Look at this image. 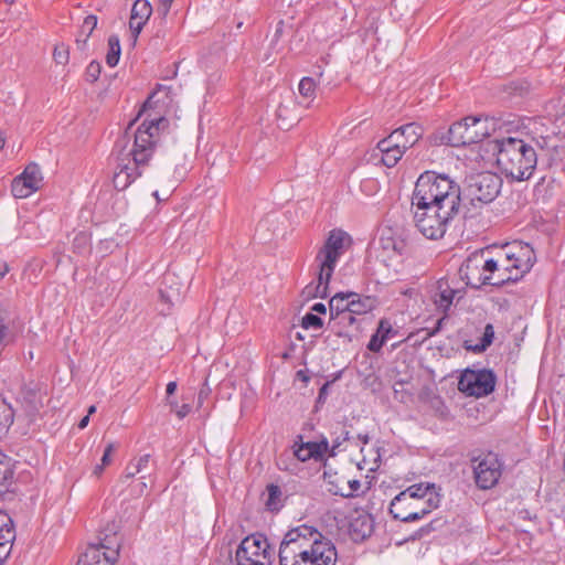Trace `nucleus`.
I'll list each match as a JSON object with an SVG mask.
<instances>
[{
	"label": "nucleus",
	"mask_w": 565,
	"mask_h": 565,
	"mask_svg": "<svg viewBox=\"0 0 565 565\" xmlns=\"http://www.w3.org/2000/svg\"><path fill=\"white\" fill-rule=\"evenodd\" d=\"M335 562L334 545L312 526L289 530L280 543V565H335Z\"/></svg>",
	"instance_id": "1"
},
{
	"label": "nucleus",
	"mask_w": 565,
	"mask_h": 565,
	"mask_svg": "<svg viewBox=\"0 0 565 565\" xmlns=\"http://www.w3.org/2000/svg\"><path fill=\"white\" fill-rule=\"evenodd\" d=\"M439 491L440 488L431 482L411 484L393 498L390 513L395 520L404 523L422 520L439 507Z\"/></svg>",
	"instance_id": "2"
},
{
	"label": "nucleus",
	"mask_w": 565,
	"mask_h": 565,
	"mask_svg": "<svg viewBox=\"0 0 565 565\" xmlns=\"http://www.w3.org/2000/svg\"><path fill=\"white\" fill-rule=\"evenodd\" d=\"M491 145L497 164L507 177L523 181L532 175L537 163V154L532 145L513 137L494 139Z\"/></svg>",
	"instance_id": "3"
},
{
	"label": "nucleus",
	"mask_w": 565,
	"mask_h": 565,
	"mask_svg": "<svg viewBox=\"0 0 565 565\" xmlns=\"http://www.w3.org/2000/svg\"><path fill=\"white\" fill-rule=\"evenodd\" d=\"M351 238L344 231L335 228L329 232L324 244L316 255V262L319 267L318 284L316 286L308 285L305 288L308 297H327L329 281L335 265L349 248Z\"/></svg>",
	"instance_id": "4"
},
{
	"label": "nucleus",
	"mask_w": 565,
	"mask_h": 565,
	"mask_svg": "<svg viewBox=\"0 0 565 565\" xmlns=\"http://www.w3.org/2000/svg\"><path fill=\"white\" fill-rule=\"evenodd\" d=\"M412 202L441 205L446 210L451 205L460 207V186L445 174L426 171L415 183Z\"/></svg>",
	"instance_id": "5"
},
{
	"label": "nucleus",
	"mask_w": 565,
	"mask_h": 565,
	"mask_svg": "<svg viewBox=\"0 0 565 565\" xmlns=\"http://www.w3.org/2000/svg\"><path fill=\"white\" fill-rule=\"evenodd\" d=\"M502 179L492 172H480L467 178L461 194L460 210L465 220L481 214L484 205L491 203L500 193Z\"/></svg>",
	"instance_id": "6"
},
{
	"label": "nucleus",
	"mask_w": 565,
	"mask_h": 565,
	"mask_svg": "<svg viewBox=\"0 0 565 565\" xmlns=\"http://www.w3.org/2000/svg\"><path fill=\"white\" fill-rule=\"evenodd\" d=\"M460 207L449 206L447 210L433 204L412 202L413 222L416 228L428 239L444 237L449 223L459 213Z\"/></svg>",
	"instance_id": "7"
},
{
	"label": "nucleus",
	"mask_w": 565,
	"mask_h": 565,
	"mask_svg": "<svg viewBox=\"0 0 565 565\" xmlns=\"http://www.w3.org/2000/svg\"><path fill=\"white\" fill-rule=\"evenodd\" d=\"M487 118L468 116L452 124L443 140L451 147H465L481 141L489 135Z\"/></svg>",
	"instance_id": "8"
},
{
	"label": "nucleus",
	"mask_w": 565,
	"mask_h": 565,
	"mask_svg": "<svg viewBox=\"0 0 565 565\" xmlns=\"http://www.w3.org/2000/svg\"><path fill=\"white\" fill-rule=\"evenodd\" d=\"M503 248L497 254L495 258L486 259L482 264V274L476 279L469 275L470 282L475 287L484 285L502 286L508 282H514L519 279L514 277V273L510 270Z\"/></svg>",
	"instance_id": "9"
},
{
	"label": "nucleus",
	"mask_w": 565,
	"mask_h": 565,
	"mask_svg": "<svg viewBox=\"0 0 565 565\" xmlns=\"http://www.w3.org/2000/svg\"><path fill=\"white\" fill-rule=\"evenodd\" d=\"M473 479L481 490H489L495 487L502 476L503 461L492 452L481 454L471 459Z\"/></svg>",
	"instance_id": "10"
},
{
	"label": "nucleus",
	"mask_w": 565,
	"mask_h": 565,
	"mask_svg": "<svg viewBox=\"0 0 565 565\" xmlns=\"http://www.w3.org/2000/svg\"><path fill=\"white\" fill-rule=\"evenodd\" d=\"M236 565H269L270 552L267 539L260 534L246 536L235 554Z\"/></svg>",
	"instance_id": "11"
},
{
	"label": "nucleus",
	"mask_w": 565,
	"mask_h": 565,
	"mask_svg": "<svg viewBox=\"0 0 565 565\" xmlns=\"http://www.w3.org/2000/svg\"><path fill=\"white\" fill-rule=\"evenodd\" d=\"M168 126L164 117H156L150 120L146 119L135 134V145L131 156L142 154L145 162L148 163L151 158L153 147L157 142L159 131Z\"/></svg>",
	"instance_id": "12"
},
{
	"label": "nucleus",
	"mask_w": 565,
	"mask_h": 565,
	"mask_svg": "<svg viewBox=\"0 0 565 565\" xmlns=\"http://www.w3.org/2000/svg\"><path fill=\"white\" fill-rule=\"evenodd\" d=\"M497 377L491 370H466L458 382V390L468 396L483 397L494 391Z\"/></svg>",
	"instance_id": "13"
},
{
	"label": "nucleus",
	"mask_w": 565,
	"mask_h": 565,
	"mask_svg": "<svg viewBox=\"0 0 565 565\" xmlns=\"http://www.w3.org/2000/svg\"><path fill=\"white\" fill-rule=\"evenodd\" d=\"M457 284L456 278L443 277L435 285L431 301L436 310L443 313V317L438 320V326L447 318L454 300L456 298L460 300L463 297L465 291L462 288L457 287Z\"/></svg>",
	"instance_id": "14"
},
{
	"label": "nucleus",
	"mask_w": 565,
	"mask_h": 565,
	"mask_svg": "<svg viewBox=\"0 0 565 565\" xmlns=\"http://www.w3.org/2000/svg\"><path fill=\"white\" fill-rule=\"evenodd\" d=\"M503 252L508 257L510 270L518 279H521L534 265V249L526 243L513 242L505 245Z\"/></svg>",
	"instance_id": "15"
},
{
	"label": "nucleus",
	"mask_w": 565,
	"mask_h": 565,
	"mask_svg": "<svg viewBox=\"0 0 565 565\" xmlns=\"http://www.w3.org/2000/svg\"><path fill=\"white\" fill-rule=\"evenodd\" d=\"M43 182V174L38 163H29L23 172L12 180L11 192L14 198L25 199L36 192Z\"/></svg>",
	"instance_id": "16"
},
{
	"label": "nucleus",
	"mask_w": 565,
	"mask_h": 565,
	"mask_svg": "<svg viewBox=\"0 0 565 565\" xmlns=\"http://www.w3.org/2000/svg\"><path fill=\"white\" fill-rule=\"evenodd\" d=\"M46 395V388L42 384L30 382L23 385L21 405L30 420H33L43 408Z\"/></svg>",
	"instance_id": "17"
},
{
	"label": "nucleus",
	"mask_w": 565,
	"mask_h": 565,
	"mask_svg": "<svg viewBox=\"0 0 565 565\" xmlns=\"http://www.w3.org/2000/svg\"><path fill=\"white\" fill-rule=\"evenodd\" d=\"M354 15V9L349 3L344 8L335 6L332 15L326 21L328 36L341 35L343 31L349 29Z\"/></svg>",
	"instance_id": "18"
},
{
	"label": "nucleus",
	"mask_w": 565,
	"mask_h": 565,
	"mask_svg": "<svg viewBox=\"0 0 565 565\" xmlns=\"http://www.w3.org/2000/svg\"><path fill=\"white\" fill-rule=\"evenodd\" d=\"M152 13V7L148 0H136L130 13L129 28L135 41L140 34L143 25Z\"/></svg>",
	"instance_id": "19"
},
{
	"label": "nucleus",
	"mask_w": 565,
	"mask_h": 565,
	"mask_svg": "<svg viewBox=\"0 0 565 565\" xmlns=\"http://www.w3.org/2000/svg\"><path fill=\"white\" fill-rule=\"evenodd\" d=\"M398 136H387L386 138L380 140L377 142V149L382 153V162L384 166L388 168H393L397 164V162L403 157L406 150L402 149L397 143H393L398 141Z\"/></svg>",
	"instance_id": "20"
},
{
	"label": "nucleus",
	"mask_w": 565,
	"mask_h": 565,
	"mask_svg": "<svg viewBox=\"0 0 565 565\" xmlns=\"http://www.w3.org/2000/svg\"><path fill=\"white\" fill-rule=\"evenodd\" d=\"M398 136L395 143L402 149L407 150L418 142L423 136V128L416 122H409L391 132L390 136Z\"/></svg>",
	"instance_id": "21"
},
{
	"label": "nucleus",
	"mask_w": 565,
	"mask_h": 565,
	"mask_svg": "<svg viewBox=\"0 0 565 565\" xmlns=\"http://www.w3.org/2000/svg\"><path fill=\"white\" fill-rule=\"evenodd\" d=\"M373 519L369 514H360L349 525V533L353 541L359 542L369 537L373 532Z\"/></svg>",
	"instance_id": "22"
},
{
	"label": "nucleus",
	"mask_w": 565,
	"mask_h": 565,
	"mask_svg": "<svg viewBox=\"0 0 565 565\" xmlns=\"http://www.w3.org/2000/svg\"><path fill=\"white\" fill-rule=\"evenodd\" d=\"M76 565H114V557L109 556L103 546L90 545L81 555Z\"/></svg>",
	"instance_id": "23"
},
{
	"label": "nucleus",
	"mask_w": 565,
	"mask_h": 565,
	"mask_svg": "<svg viewBox=\"0 0 565 565\" xmlns=\"http://www.w3.org/2000/svg\"><path fill=\"white\" fill-rule=\"evenodd\" d=\"M148 163L145 162V157H142V154H137V157H135L129 152L125 157L118 159L116 167L119 170H124L125 174H132V181H136L142 175L143 168Z\"/></svg>",
	"instance_id": "24"
},
{
	"label": "nucleus",
	"mask_w": 565,
	"mask_h": 565,
	"mask_svg": "<svg viewBox=\"0 0 565 565\" xmlns=\"http://www.w3.org/2000/svg\"><path fill=\"white\" fill-rule=\"evenodd\" d=\"M349 311L354 316L365 315L375 308L376 301L373 297L365 296L361 297L356 292H351Z\"/></svg>",
	"instance_id": "25"
},
{
	"label": "nucleus",
	"mask_w": 565,
	"mask_h": 565,
	"mask_svg": "<svg viewBox=\"0 0 565 565\" xmlns=\"http://www.w3.org/2000/svg\"><path fill=\"white\" fill-rule=\"evenodd\" d=\"M15 539V530L9 514L0 511V546L7 545L12 548Z\"/></svg>",
	"instance_id": "26"
},
{
	"label": "nucleus",
	"mask_w": 565,
	"mask_h": 565,
	"mask_svg": "<svg viewBox=\"0 0 565 565\" xmlns=\"http://www.w3.org/2000/svg\"><path fill=\"white\" fill-rule=\"evenodd\" d=\"M13 478V469L9 458L0 454V499L9 491Z\"/></svg>",
	"instance_id": "27"
},
{
	"label": "nucleus",
	"mask_w": 565,
	"mask_h": 565,
	"mask_svg": "<svg viewBox=\"0 0 565 565\" xmlns=\"http://www.w3.org/2000/svg\"><path fill=\"white\" fill-rule=\"evenodd\" d=\"M96 25H97V17L96 15L89 14L84 19L83 24L81 26L79 35L76 39V45L79 50L85 49L87 40L92 35Z\"/></svg>",
	"instance_id": "28"
},
{
	"label": "nucleus",
	"mask_w": 565,
	"mask_h": 565,
	"mask_svg": "<svg viewBox=\"0 0 565 565\" xmlns=\"http://www.w3.org/2000/svg\"><path fill=\"white\" fill-rule=\"evenodd\" d=\"M478 258H468L460 267L459 275L461 279L466 280V285L472 288H476L471 282V278L469 279V275L475 279L482 274V266L480 267L478 264Z\"/></svg>",
	"instance_id": "29"
},
{
	"label": "nucleus",
	"mask_w": 565,
	"mask_h": 565,
	"mask_svg": "<svg viewBox=\"0 0 565 565\" xmlns=\"http://www.w3.org/2000/svg\"><path fill=\"white\" fill-rule=\"evenodd\" d=\"M134 459L136 463V469H138L137 475H139V479H149L150 482L152 483L151 476L152 471L154 470V462L151 460V456L149 454H146Z\"/></svg>",
	"instance_id": "30"
},
{
	"label": "nucleus",
	"mask_w": 565,
	"mask_h": 565,
	"mask_svg": "<svg viewBox=\"0 0 565 565\" xmlns=\"http://www.w3.org/2000/svg\"><path fill=\"white\" fill-rule=\"evenodd\" d=\"M351 292H338L329 301L330 318L349 309Z\"/></svg>",
	"instance_id": "31"
},
{
	"label": "nucleus",
	"mask_w": 565,
	"mask_h": 565,
	"mask_svg": "<svg viewBox=\"0 0 565 565\" xmlns=\"http://www.w3.org/2000/svg\"><path fill=\"white\" fill-rule=\"evenodd\" d=\"M493 339H494L493 326L491 323H488L484 327V331H483V334H482L480 341L475 345L467 344L466 349L469 351H472L473 353L484 352L491 345Z\"/></svg>",
	"instance_id": "32"
},
{
	"label": "nucleus",
	"mask_w": 565,
	"mask_h": 565,
	"mask_svg": "<svg viewBox=\"0 0 565 565\" xmlns=\"http://www.w3.org/2000/svg\"><path fill=\"white\" fill-rule=\"evenodd\" d=\"M121 49L118 35L113 34L108 38V52L106 54V63L108 66L114 67L118 64Z\"/></svg>",
	"instance_id": "33"
},
{
	"label": "nucleus",
	"mask_w": 565,
	"mask_h": 565,
	"mask_svg": "<svg viewBox=\"0 0 565 565\" xmlns=\"http://www.w3.org/2000/svg\"><path fill=\"white\" fill-rule=\"evenodd\" d=\"M14 413L11 406L3 399L0 401V438L6 435L13 423Z\"/></svg>",
	"instance_id": "34"
},
{
	"label": "nucleus",
	"mask_w": 565,
	"mask_h": 565,
	"mask_svg": "<svg viewBox=\"0 0 565 565\" xmlns=\"http://www.w3.org/2000/svg\"><path fill=\"white\" fill-rule=\"evenodd\" d=\"M266 490H267V494H268V498L266 501L267 509L269 511H278L282 507V502H281L282 492H281L280 487L277 484L270 483L267 486Z\"/></svg>",
	"instance_id": "35"
},
{
	"label": "nucleus",
	"mask_w": 565,
	"mask_h": 565,
	"mask_svg": "<svg viewBox=\"0 0 565 565\" xmlns=\"http://www.w3.org/2000/svg\"><path fill=\"white\" fill-rule=\"evenodd\" d=\"M131 175L125 174L124 170L116 168L113 177L114 186L119 191L126 190L134 182Z\"/></svg>",
	"instance_id": "36"
},
{
	"label": "nucleus",
	"mask_w": 565,
	"mask_h": 565,
	"mask_svg": "<svg viewBox=\"0 0 565 565\" xmlns=\"http://www.w3.org/2000/svg\"><path fill=\"white\" fill-rule=\"evenodd\" d=\"M299 94L305 98H313L316 95V82L311 77H303L298 85Z\"/></svg>",
	"instance_id": "37"
},
{
	"label": "nucleus",
	"mask_w": 565,
	"mask_h": 565,
	"mask_svg": "<svg viewBox=\"0 0 565 565\" xmlns=\"http://www.w3.org/2000/svg\"><path fill=\"white\" fill-rule=\"evenodd\" d=\"M333 322L340 328L353 326L356 322L355 316L349 310L330 318V323Z\"/></svg>",
	"instance_id": "38"
},
{
	"label": "nucleus",
	"mask_w": 565,
	"mask_h": 565,
	"mask_svg": "<svg viewBox=\"0 0 565 565\" xmlns=\"http://www.w3.org/2000/svg\"><path fill=\"white\" fill-rule=\"evenodd\" d=\"M301 327L303 329H321L323 327V320L313 315L312 312L306 313L301 319Z\"/></svg>",
	"instance_id": "39"
},
{
	"label": "nucleus",
	"mask_w": 565,
	"mask_h": 565,
	"mask_svg": "<svg viewBox=\"0 0 565 565\" xmlns=\"http://www.w3.org/2000/svg\"><path fill=\"white\" fill-rule=\"evenodd\" d=\"M53 58L56 64L66 65L70 58L68 46L63 43L55 45Z\"/></svg>",
	"instance_id": "40"
},
{
	"label": "nucleus",
	"mask_w": 565,
	"mask_h": 565,
	"mask_svg": "<svg viewBox=\"0 0 565 565\" xmlns=\"http://www.w3.org/2000/svg\"><path fill=\"white\" fill-rule=\"evenodd\" d=\"M310 452H312V458L322 459L326 452L329 450V443L327 439H323L319 443L309 441Z\"/></svg>",
	"instance_id": "41"
},
{
	"label": "nucleus",
	"mask_w": 565,
	"mask_h": 565,
	"mask_svg": "<svg viewBox=\"0 0 565 565\" xmlns=\"http://www.w3.org/2000/svg\"><path fill=\"white\" fill-rule=\"evenodd\" d=\"M292 456L296 457L299 461H307L312 458V452H310L309 443H303L300 445L294 446Z\"/></svg>",
	"instance_id": "42"
},
{
	"label": "nucleus",
	"mask_w": 565,
	"mask_h": 565,
	"mask_svg": "<svg viewBox=\"0 0 565 565\" xmlns=\"http://www.w3.org/2000/svg\"><path fill=\"white\" fill-rule=\"evenodd\" d=\"M376 333H379L380 337L383 338V340L386 342V340H388L390 335L392 333H395V331L393 330L392 324L388 320L382 319L379 322Z\"/></svg>",
	"instance_id": "43"
},
{
	"label": "nucleus",
	"mask_w": 565,
	"mask_h": 565,
	"mask_svg": "<svg viewBox=\"0 0 565 565\" xmlns=\"http://www.w3.org/2000/svg\"><path fill=\"white\" fill-rule=\"evenodd\" d=\"M102 66L98 62L93 61L86 68L87 79L92 83L96 82L100 75Z\"/></svg>",
	"instance_id": "44"
},
{
	"label": "nucleus",
	"mask_w": 565,
	"mask_h": 565,
	"mask_svg": "<svg viewBox=\"0 0 565 565\" xmlns=\"http://www.w3.org/2000/svg\"><path fill=\"white\" fill-rule=\"evenodd\" d=\"M350 439V433L348 430H342L339 436H337L332 441V447L330 450V455L334 456L335 450L344 443Z\"/></svg>",
	"instance_id": "45"
},
{
	"label": "nucleus",
	"mask_w": 565,
	"mask_h": 565,
	"mask_svg": "<svg viewBox=\"0 0 565 565\" xmlns=\"http://www.w3.org/2000/svg\"><path fill=\"white\" fill-rule=\"evenodd\" d=\"M384 343L385 341L383 340V338H381L380 334L375 332L370 339L367 349L372 352H379Z\"/></svg>",
	"instance_id": "46"
},
{
	"label": "nucleus",
	"mask_w": 565,
	"mask_h": 565,
	"mask_svg": "<svg viewBox=\"0 0 565 565\" xmlns=\"http://www.w3.org/2000/svg\"><path fill=\"white\" fill-rule=\"evenodd\" d=\"M179 292H170L164 289H160V298L162 301L167 302L169 306H172L175 301L179 300Z\"/></svg>",
	"instance_id": "47"
},
{
	"label": "nucleus",
	"mask_w": 565,
	"mask_h": 565,
	"mask_svg": "<svg viewBox=\"0 0 565 565\" xmlns=\"http://www.w3.org/2000/svg\"><path fill=\"white\" fill-rule=\"evenodd\" d=\"M172 2H173V0H159L158 7H157V13L161 18H166L170 11Z\"/></svg>",
	"instance_id": "48"
},
{
	"label": "nucleus",
	"mask_w": 565,
	"mask_h": 565,
	"mask_svg": "<svg viewBox=\"0 0 565 565\" xmlns=\"http://www.w3.org/2000/svg\"><path fill=\"white\" fill-rule=\"evenodd\" d=\"M137 471H138V469H136L135 459H131L127 463L126 469H125V473L122 475L121 478L125 479V480L131 479V478L138 476Z\"/></svg>",
	"instance_id": "49"
},
{
	"label": "nucleus",
	"mask_w": 565,
	"mask_h": 565,
	"mask_svg": "<svg viewBox=\"0 0 565 565\" xmlns=\"http://www.w3.org/2000/svg\"><path fill=\"white\" fill-rule=\"evenodd\" d=\"M115 444L114 443H109L105 450H104V454H103V457H102V463L105 465V466H108L110 462H111V454L114 452L115 450Z\"/></svg>",
	"instance_id": "50"
},
{
	"label": "nucleus",
	"mask_w": 565,
	"mask_h": 565,
	"mask_svg": "<svg viewBox=\"0 0 565 565\" xmlns=\"http://www.w3.org/2000/svg\"><path fill=\"white\" fill-rule=\"evenodd\" d=\"M348 483H349V487H350V492L349 493H343V492H340V491H335L334 493L335 494H341L343 497H349L353 492L358 491L360 489V486H361L359 480H349Z\"/></svg>",
	"instance_id": "51"
},
{
	"label": "nucleus",
	"mask_w": 565,
	"mask_h": 565,
	"mask_svg": "<svg viewBox=\"0 0 565 565\" xmlns=\"http://www.w3.org/2000/svg\"><path fill=\"white\" fill-rule=\"evenodd\" d=\"M287 110H288V107L282 104H280L277 109V116L282 121L284 126H290V122H287V116H286Z\"/></svg>",
	"instance_id": "52"
},
{
	"label": "nucleus",
	"mask_w": 565,
	"mask_h": 565,
	"mask_svg": "<svg viewBox=\"0 0 565 565\" xmlns=\"http://www.w3.org/2000/svg\"><path fill=\"white\" fill-rule=\"evenodd\" d=\"M11 550L12 548L8 547L7 545L0 546V565H3L6 559L9 557Z\"/></svg>",
	"instance_id": "53"
},
{
	"label": "nucleus",
	"mask_w": 565,
	"mask_h": 565,
	"mask_svg": "<svg viewBox=\"0 0 565 565\" xmlns=\"http://www.w3.org/2000/svg\"><path fill=\"white\" fill-rule=\"evenodd\" d=\"M191 411L190 405L183 404L177 409V416L179 418H184Z\"/></svg>",
	"instance_id": "54"
},
{
	"label": "nucleus",
	"mask_w": 565,
	"mask_h": 565,
	"mask_svg": "<svg viewBox=\"0 0 565 565\" xmlns=\"http://www.w3.org/2000/svg\"><path fill=\"white\" fill-rule=\"evenodd\" d=\"M311 311H315V312H318V313H326L327 312V307L323 303H321V302H317V303H315L311 307Z\"/></svg>",
	"instance_id": "55"
},
{
	"label": "nucleus",
	"mask_w": 565,
	"mask_h": 565,
	"mask_svg": "<svg viewBox=\"0 0 565 565\" xmlns=\"http://www.w3.org/2000/svg\"><path fill=\"white\" fill-rule=\"evenodd\" d=\"M175 390H177V383L175 382H169L167 384L166 392H167L168 395H172L175 392Z\"/></svg>",
	"instance_id": "56"
},
{
	"label": "nucleus",
	"mask_w": 565,
	"mask_h": 565,
	"mask_svg": "<svg viewBox=\"0 0 565 565\" xmlns=\"http://www.w3.org/2000/svg\"><path fill=\"white\" fill-rule=\"evenodd\" d=\"M88 423H89V416H87V415H86V416H84V417L79 420V423H78V428H79V429H84L85 427H87Z\"/></svg>",
	"instance_id": "57"
},
{
	"label": "nucleus",
	"mask_w": 565,
	"mask_h": 565,
	"mask_svg": "<svg viewBox=\"0 0 565 565\" xmlns=\"http://www.w3.org/2000/svg\"><path fill=\"white\" fill-rule=\"evenodd\" d=\"M7 136L4 131H0V151L6 147Z\"/></svg>",
	"instance_id": "58"
},
{
	"label": "nucleus",
	"mask_w": 565,
	"mask_h": 565,
	"mask_svg": "<svg viewBox=\"0 0 565 565\" xmlns=\"http://www.w3.org/2000/svg\"><path fill=\"white\" fill-rule=\"evenodd\" d=\"M105 467H106V466H105V465H103V463L100 462L99 465H97V466L94 468L93 473H94L95 476H99V475L103 472V470H104V468H105Z\"/></svg>",
	"instance_id": "59"
},
{
	"label": "nucleus",
	"mask_w": 565,
	"mask_h": 565,
	"mask_svg": "<svg viewBox=\"0 0 565 565\" xmlns=\"http://www.w3.org/2000/svg\"><path fill=\"white\" fill-rule=\"evenodd\" d=\"M358 439L361 440L363 445H366L370 441L367 434H359Z\"/></svg>",
	"instance_id": "60"
},
{
	"label": "nucleus",
	"mask_w": 565,
	"mask_h": 565,
	"mask_svg": "<svg viewBox=\"0 0 565 565\" xmlns=\"http://www.w3.org/2000/svg\"><path fill=\"white\" fill-rule=\"evenodd\" d=\"M209 388H202L199 393V403L201 404L203 398L207 395Z\"/></svg>",
	"instance_id": "61"
},
{
	"label": "nucleus",
	"mask_w": 565,
	"mask_h": 565,
	"mask_svg": "<svg viewBox=\"0 0 565 565\" xmlns=\"http://www.w3.org/2000/svg\"><path fill=\"white\" fill-rule=\"evenodd\" d=\"M9 266L7 264L2 265V268L0 270V280L4 277V275L8 273Z\"/></svg>",
	"instance_id": "62"
},
{
	"label": "nucleus",
	"mask_w": 565,
	"mask_h": 565,
	"mask_svg": "<svg viewBox=\"0 0 565 565\" xmlns=\"http://www.w3.org/2000/svg\"><path fill=\"white\" fill-rule=\"evenodd\" d=\"M139 493H143V491L148 488V483L146 480H141V482L139 483Z\"/></svg>",
	"instance_id": "63"
},
{
	"label": "nucleus",
	"mask_w": 565,
	"mask_h": 565,
	"mask_svg": "<svg viewBox=\"0 0 565 565\" xmlns=\"http://www.w3.org/2000/svg\"><path fill=\"white\" fill-rule=\"evenodd\" d=\"M86 239H87L86 235L85 234H81V235L76 236L75 242L86 243Z\"/></svg>",
	"instance_id": "64"
}]
</instances>
